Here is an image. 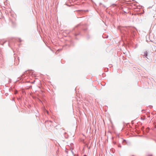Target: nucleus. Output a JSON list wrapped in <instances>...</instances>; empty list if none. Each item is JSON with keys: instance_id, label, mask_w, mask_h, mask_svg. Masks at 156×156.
Here are the masks:
<instances>
[{"instance_id": "2", "label": "nucleus", "mask_w": 156, "mask_h": 156, "mask_svg": "<svg viewBox=\"0 0 156 156\" xmlns=\"http://www.w3.org/2000/svg\"><path fill=\"white\" fill-rule=\"evenodd\" d=\"M46 111L48 113V111L46 110Z\"/></svg>"}, {"instance_id": "1", "label": "nucleus", "mask_w": 156, "mask_h": 156, "mask_svg": "<svg viewBox=\"0 0 156 156\" xmlns=\"http://www.w3.org/2000/svg\"><path fill=\"white\" fill-rule=\"evenodd\" d=\"M144 55L146 56V57H147V51H144Z\"/></svg>"}]
</instances>
